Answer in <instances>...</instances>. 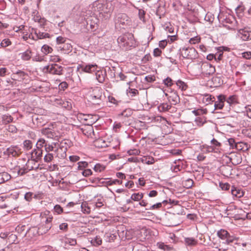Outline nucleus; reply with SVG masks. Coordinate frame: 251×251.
I'll return each mask as SVG.
<instances>
[{
	"label": "nucleus",
	"instance_id": "obj_13",
	"mask_svg": "<svg viewBox=\"0 0 251 251\" xmlns=\"http://www.w3.org/2000/svg\"><path fill=\"white\" fill-rule=\"evenodd\" d=\"M55 48L58 51H61L62 53L69 54L72 51L73 47L70 43H65L56 46Z\"/></svg>",
	"mask_w": 251,
	"mask_h": 251
},
{
	"label": "nucleus",
	"instance_id": "obj_12",
	"mask_svg": "<svg viewBox=\"0 0 251 251\" xmlns=\"http://www.w3.org/2000/svg\"><path fill=\"white\" fill-rule=\"evenodd\" d=\"M11 78L16 80L18 82H23L28 76V75L25 72L22 70H17L16 71H12Z\"/></svg>",
	"mask_w": 251,
	"mask_h": 251
},
{
	"label": "nucleus",
	"instance_id": "obj_14",
	"mask_svg": "<svg viewBox=\"0 0 251 251\" xmlns=\"http://www.w3.org/2000/svg\"><path fill=\"white\" fill-rule=\"evenodd\" d=\"M229 160L233 165H237L242 162V158L240 153L233 152L230 154Z\"/></svg>",
	"mask_w": 251,
	"mask_h": 251
},
{
	"label": "nucleus",
	"instance_id": "obj_58",
	"mask_svg": "<svg viewBox=\"0 0 251 251\" xmlns=\"http://www.w3.org/2000/svg\"><path fill=\"white\" fill-rule=\"evenodd\" d=\"M77 164L78 170H83L84 168H86L88 165V163L85 161L79 162Z\"/></svg>",
	"mask_w": 251,
	"mask_h": 251
},
{
	"label": "nucleus",
	"instance_id": "obj_40",
	"mask_svg": "<svg viewBox=\"0 0 251 251\" xmlns=\"http://www.w3.org/2000/svg\"><path fill=\"white\" fill-rule=\"evenodd\" d=\"M91 243L95 246H98L101 244L102 239L99 236H96L91 240Z\"/></svg>",
	"mask_w": 251,
	"mask_h": 251
},
{
	"label": "nucleus",
	"instance_id": "obj_16",
	"mask_svg": "<svg viewBox=\"0 0 251 251\" xmlns=\"http://www.w3.org/2000/svg\"><path fill=\"white\" fill-rule=\"evenodd\" d=\"M220 171L221 174L225 177H232L233 169L231 166L229 165H223L220 168Z\"/></svg>",
	"mask_w": 251,
	"mask_h": 251
},
{
	"label": "nucleus",
	"instance_id": "obj_49",
	"mask_svg": "<svg viewBox=\"0 0 251 251\" xmlns=\"http://www.w3.org/2000/svg\"><path fill=\"white\" fill-rule=\"evenodd\" d=\"M6 82L9 84V85H7V86H10L12 87H17L19 86L18 82L16 80L12 78L11 79H7Z\"/></svg>",
	"mask_w": 251,
	"mask_h": 251
},
{
	"label": "nucleus",
	"instance_id": "obj_19",
	"mask_svg": "<svg viewBox=\"0 0 251 251\" xmlns=\"http://www.w3.org/2000/svg\"><path fill=\"white\" fill-rule=\"evenodd\" d=\"M36 148L34 149L31 153V157L34 159H41L43 156V150L42 148H38L37 144H36Z\"/></svg>",
	"mask_w": 251,
	"mask_h": 251
},
{
	"label": "nucleus",
	"instance_id": "obj_3",
	"mask_svg": "<svg viewBox=\"0 0 251 251\" xmlns=\"http://www.w3.org/2000/svg\"><path fill=\"white\" fill-rule=\"evenodd\" d=\"M88 100L93 104L100 105L101 103V90L99 87H96L89 91Z\"/></svg>",
	"mask_w": 251,
	"mask_h": 251
},
{
	"label": "nucleus",
	"instance_id": "obj_1",
	"mask_svg": "<svg viewBox=\"0 0 251 251\" xmlns=\"http://www.w3.org/2000/svg\"><path fill=\"white\" fill-rule=\"evenodd\" d=\"M117 42L120 48L126 50L136 46L134 36L130 33H126L119 36L117 39Z\"/></svg>",
	"mask_w": 251,
	"mask_h": 251
},
{
	"label": "nucleus",
	"instance_id": "obj_27",
	"mask_svg": "<svg viewBox=\"0 0 251 251\" xmlns=\"http://www.w3.org/2000/svg\"><path fill=\"white\" fill-rule=\"evenodd\" d=\"M15 169L17 171L18 176H24L31 170V169H28L27 167L25 168V167L21 168L20 166H16Z\"/></svg>",
	"mask_w": 251,
	"mask_h": 251
},
{
	"label": "nucleus",
	"instance_id": "obj_29",
	"mask_svg": "<svg viewBox=\"0 0 251 251\" xmlns=\"http://www.w3.org/2000/svg\"><path fill=\"white\" fill-rule=\"evenodd\" d=\"M211 81L213 83V85L214 87L220 86L223 84V80L220 76H214L211 79Z\"/></svg>",
	"mask_w": 251,
	"mask_h": 251
},
{
	"label": "nucleus",
	"instance_id": "obj_63",
	"mask_svg": "<svg viewBox=\"0 0 251 251\" xmlns=\"http://www.w3.org/2000/svg\"><path fill=\"white\" fill-rule=\"evenodd\" d=\"M7 130L9 132L12 133H16L17 131V128L15 126L13 125H10L8 126Z\"/></svg>",
	"mask_w": 251,
	"mask_h": 251
},
{
	"label": "nucleus",
	"instance_id": "obj_36",
	"mask_svg": "<svg viewBox=\"0 0 251 251\" xmlns=\"http://www.w3.org/2000/svg\"><path fill=\"white\" fill-rule=\"evenodd\" d=\"M55 153H46L44 157V162L46 163H49L52 161L54 158Z\"/></svg>",
	"mask_w": 251,
	"mask_h": 251
},
{
	"label": "nucleus",
	"instance_id": "obj_2",
	"mask_svg": "<svg viewBox=\"0 0 251 251\" xmlns=\"http://www.w3.org/2000/svg\"><path fill=\"white\" fill-rule=\"evenodd\" d=\"M37 145L39 148H45L46 153H51L53 151L54 153L58 151V146L59 145L57 142H52L50 144L48 141L43 138H39L37 142Z\"/></svg>",
	"mask_w": 251,
	"mask_h": 251
},
{
	"label": "nucleus",
	"instance_id": "obj_5",
	"mask_svg": "<svg viewBox=\"0 0 251 251\" xmlns=\"http://www.w3.org/2000/svg\"><path fill=\"white\" fill-rule=\"evenodd\" d=\"M180 57L183 58L193 59L197 57L198 53L194 48H182L179 50Z\"/></svg>",
	"mask_w": 251,
	"mask_h": 251
},
{
	"label": "nucleus",
	"instance_id": "obj_43",
	"mask_svg": "<svg viewBox=\"0 0 251 251\" xmlns=\"http://www.w3.org/2000/svg\"><path fill=\"white\" fill-rule=\"evenodd\" d=\"M246 144L240 142H237L235 149L237 151H245L246 150Z\"/></svg>",
	"mask_w": 251,
	"mask_h": 251
},
{
	"label": "nucleus",
	"instance_id": "obj_34",
	"mask_svg": "<svg viewBox=\"0 0 251 251\" xmlns=\"http://www.w3.org/2000/svg\"><path fill=\"white\" fill-rule=\"evenodd\" d=\"M92 207V205L89 206L88 204L86 202H82L81 205V210L84 213H90L91 209Z\"/></svg>",
	"mask_w": 251,
	"mask_h": 251
},
{
	"label": "nucleus",
	"instance_id": "obj_23",
	"mask_svg": "<svg viewBox=\"0 0 251 251\" xmlns=\"http://www.w3.org/2000/svg\"><path fill=\"white\" fill-rule=\"evenodd\" d=\"M231 194L233 196L236 198H241L244 196V193L241 189L235 187L234 186H231L230 189Z\"/></svg>",
	"mask_w": 251,
	"mask_h": 251
},
{
	"label": "nucleus",
	"instance_id": "obj_57",
	"mask_svg": "<svg viewBox=\"0 0 251 251\" xmlns=\"http://www.w3.org/2000/svg\"><path fill=\"white\" fill-rule=\"evenodd\" d=\"M68 87V84L66 81L61 82L58 85L59 90L64 91Z\"/></svg>",
	"mask_w": 251,
	"mask_h": 251
},
{
	"label": "nucleus",
	"instance_id": "obj_6",
	"mask_svg": "<svg viewBox=\"0 0 251 251\" xmlns=\"http://www.w3.org/2000/svg\"><path fill=\"white\" fill-rule=\"evenodd\" d=\"M63 68H64L62 66L56 63H53L45 66L43 70L45 73H49L52 75H60L63 74Z\"/></svg>",
	"mask_w": 251,
	"mask_h": 251
},
{
	"label": "nucleus",
	"instance_id": "obj_28",
	"mask_svg": "<svg viewBox=\"0 0 251 251\" xmlns=\"http://www.w3.org/2000/svg\"><path fill=\"white\" fill-rule=\"evenodd\" d=\"M32 55V51L30 50H27L25 51L22 53L21 58L25 61L29 60Z\"/></svg>",
	"mask_w": 251,
	"mask_h": 251
},
{
	"label": "nucleus",
	"instance_id": "obj_59",
	"mask_svg": "<svg viewBox=\"0 0 251 251\" xmlns=\"http://www.w3.org/2000/svg\"><path fill=\"white\" fill-rule=\"evenodd\" d=\"M8 74V70L5 67H0V76L3 77Z\"/></svg>",
	"mask_w": 251,
	"mask_h": 251
},
{
	"label": "nucleus",
	"instance_id": "obj_62",
	"mask_svg": "<svg viewBox=\"0 0 251 251\" xmlns=\"http://www.w3.org/2000/svg\"><path fill=\"white\" fill-rule=\"evenodd\" d=\"M92 174H93V172H92V170L89 169H85L82 172V175L84 176H85V177L89 176L92 175Z\"/></svg>",
	"mask_w": 251,
	"mask_h": 251
},
{
	"label": "nucleus",
	"instance_id": "obj_15",
	"mask_svg": "<svg viewBox=\"0 0 251 251\" xmlns=\"http://www.w3.org/2000/svg\"><path fill=\"white\" fill-rule=\"evenodd\" d=\"M226 101V96L224 95H220L217 96V100H215L214 102V107L215 110H221L222 109L224 106V103Z\"/></svg>",
	"mask_w": 251,
	"mask_h": 251
},
{
	"label": "nucleus",
	"instance_id": "obj_9",
	"mask_svg": "<svg viewBox=\"0 0 251 251\" xmlns=\"http://www.w3.org/2000/svg\"><path fill=\"white\" fill-rule=\"evenodd\" d=\"M41 133L48 138L57 140L59 135L58 131L51 128H43L41 130Z\"/></svg>",
	"mask_w": 251,
	"mask_h": 251
},
{
	"label": "nucleus",
	"instance_id": "obj_22",
	"mask_svg": "<svg viewBox=\"0 0 251 251\" xmlns=\"http://www.w3.org/2000/svg\"><path fill=\"white\" fill-rule=\"evenodd\" d=\"M19 149L17 146L10 147L4 151V154L8 156H16L19 155Z\"/></svg>",
	"mask_w": 251,
	"mask_h": 251
},
{
	"label": "nucleus",
	"instance_id": "obj_10",
	"mask_svg": "<svg viewBox=\"0 0 251 251\" xmlns=\"http://www.w3.org/2000/svg\"><path fill=\"white\" fill-rule=\"evenodd\" d=\"M98 68V66L96 64H86L85 63H82L78 65L77 69V70H81L82 72L92 73L97 71Z\"/></svg>",
	"mask_w": 251,
	"mask_h": 251
},
{
	"label": "nucleus",
	"instance_id": "obj_7",
	"mask_svg": "<svg viewBox=\"0 0 251 251\" xmlns=\"http://www.w3.org/2000/svg\"><path fill=\"white\" fill-rule=\"evenodd\" d=\"M130 23L129 18L125 13H119L115 18V24L116 28L119 26L122 28H125V26L128 25Z\"/></svg>",
	"mask_w": 251,
	"mask_h": 251
},
{
	"label": "nucleus",
	"instance_id": "obj_30",
	"mask_svg": "<svg viewBox=\"0 0 251 251\" xmlns=\"http://www.w3.org/2000/svg\"><path fill=\"white\" fill-rule=\"evenodd\" d=\"M13 120V118L10 115H3L1 117V121L2 124L6 125L11 122H12Z\"/></svg>",
	"mask_w": 251,
	"mask_h": 251
},
{
	"label": "nucleus",
	"instance_id": "obj_31",
	"mask_svg": "<svg viewBox=\"0 0 251 251\" xmlns=\"http://www.w3.org/2000/svg\"><path fill=\"white\" fill-rule=\"evenodd\" d=\"M171 108V105L167 103H163L158 106V109L160 112H166Z\"/></svg>",
	"mask_w": 251,
	"mask_h": 251
},
{
	"label": "nucleus",
	"instance_id": "obj_26",
	"mask_svg": "<svg viewBox=\"0 0 251 251\" xmlns=\"http://www.w3.org/2000/svg\"><path fill=\"white\" fill-rule=\"evenodd\" d=\"M184 242L188 246H195L198 244V241L193 237L184 238Z\"/></svg>",
	"mask_w": 251,
	"mask_h": 251
},
{
	"label": "nucleus",
	"instance_id": "obj_11",
	"mask_svg": "<svg viewBox=\"0 0 251 251\" xmlns=\"http://www.w3.org/2000/svg\"><path fill=\"white\" fill-rule=\"evenodd\" d=\"M201 73L204 76H208L212 75L215 72L214 66L207 63H203L201 66Z\"/></svg>",
	"mask_w": 251,
	"mask_h": 251
},
{
	"label": "nucleus",
	"instance_id": "obj_53",
	"mask_svg": "<svg viewBox=\"0 0 251 251\" xmlns=\"http://www.w3.org/2000/svg\"><path fill=\"white\" fill-rule=\"evenodd\" d=\"M56 40L57 46H60L66 43V38L62 36H58L56 38Z\"/></svg>",
	"mask_w": 251,
	"mask_h": 251
},
{
	"label": "nucleus",
	"instance_id": "obj_47",
	"mask_svg": "<svg viewBox=\"0 0 251 251\" xmlns=\"http://www.w3.org/2000/svg\"><path fill=\"white\" fill-rule=\"evenodd\" d=\"M51 227V224L45 223L44 225H43L39 229L43 231V232L46 233L49 231Z\"/></svg>",
	"mask_w": 251,
	"mask_h": 251
},
{
	"label": "nucleus",
	"instance_id": "obj_50",
	"mask_svg": "<svg viewBox=\"0 0 251 251\" xmlns=\"http://www.w3.org/2000/svg\"><path fill=\"white\" fill-rule=\"evenodd\" d=\"M163 83L167 87H171L174 84V81L170 77H167L163 80Z\"/></svg>",
	"mask_w": 251,
	"mask_h": 251
},
{
	"label": "nucleus",
	"instance_id": "obj_48",
	"mask_svg": "<svg viewBox=\"0 0 251 251\" xmlns=\"http://www.w3.org/2000/svg\"><path fill=\"white\" fill-rule=\"evenodd\" d=\"M0 177L3 182L7 181L11 178V176L6 172L0 174Z\"/></svg>",
	"mask_w": 251,
	"mask_h": 251
},
{
	"label": "nucleus",
	"instance_id": "obj_52",
	"mask_svg": "<svg viewBox=\"0 0 251 251\" xmlns=\"http://www.w3.org/2000/svg\"><path fill=\"white\" fill-rule=\"evenodd\" d=\"M91 205H92L94 210L96 208H100L103 205V204L100 200H98L97 202L96 203H92Z\"/></svg>",
	"mask_w": 251,
	"mask_h": 251
},
{
	"label": "nucleus",
	"instance_id": "obj_20",
	"mask_svg": "<svg viewBox=\"0 0 251 251\" xmlns=\"http://www.w3.org/2000/svg\"><path fill=\"white\" fill-rule=\"evenodd\" d=\"M99 19L95 17H90L88 18L86 20L87 25H90V27L92 30H95L98 28V23Z\"/></svg>",
	"mask_w": 251,
	"mask_h": 251
},
{
	"label": "nucleus",
	"instance_id": "obj_38",
	"mask_svg": "<svg viewBox=\"0 0 251 251\" xmlns=\"http://www.w3.org/2000/svg\"><path fill=\"white\" fill-rule=\"evenodd\" d=\"M23 145L24 150L26 151H28L32 149L33 144L31 141L29 140H26L24 141Z\"/></svg>",
	"mask_w": 251,
	"mask_h": 251
},
{
	"label": "nucleus",
	"instance_id": "obj_17",
	"mask_svg": "<svg viewBox=\"0 0 251 251\" xmlns=\"http://www.w3.org/2000/svg\"><path fill=\"white\" fill-rule=\"evenodd\" d=\"M168 99L172 104L176 105L180 101L179 97L176 91H172L170 94H166Z\"/></svg>",
	"mask_w": 251,
	"mask_h": 251
},
{
	"label": "nucleus",
	"instance_id": "obj_32",
	"mask_svg": "<svg viewBox=\"0 0 251 251\" xmlns=\"http://www.w3.org/2000/svg\"><path fill=\"white\" fill-rule=\"evenodd\" d=\"M215 97L211 95H206L203 98V101L204 102L206 103V104H210L211 103L215 101Z\"/></svg>",
	"mask_w": 251,
	"mask_h": 251
},
{
	"label": "nucleus",
	"instance_id": "obj_24",
	"mask_svg": "<svg viewBox=\"0 0 251 251\" xmlns=\"http://www.w3.org/2000/svg\"><path fill=\"white\" fill-rule=\"evenodd\" d=\"M32 31L34 32L36 36L37 39H44L50 37V34L48 33H44L37 30L36 29L32 28Z\"/></svg>",
	"mask_w": 251,
	"mask_h": 251
},
{
	"label": "nucleus",
	"instance_id": "obj_35",
	"mask_svg": "<svg viewBox=\"0 0 251 251\" xmlns=\"http://www.w3.org/2000/svg\"><path fill=\"white\" fill-rule=\"evenodd\" d=\"M104 237L107 242H111L114 241L117 238V235L115 234L111 233H106Z\"/></svg>",
	"mask_w": 251,
	"mask_h": 251
},
{
	"label": "nucleus",
	"instance_id": "obj_64",
	"mask_svg": "<svg viewBox=\"0 0 251 251\" xmlns=\"http://www.w3.org/2000/svg\"><path fill=\"white\" fill-rule=\"evenodd\" d=\"M33 195V193L32 192H27L25 195V199L26 201H31L32 199V196Z\"/></svg>",
	"mask_w": 251,
	"mask_h": 251
},
{
	"label": "nucleus",
	"instance_id": "obj_51",
	"mask_svg": "<svg viewBox=\"0 0 251 251\" xmlns=\"http://www.w3.org/2000/svg\"><path fill=\"white\" fill-rule=\"evenodd\" d=\"M219 186L223 190H229L231 186L228 183H220Z\"/></svg>",
	"mask_w": 251,
	"mask_h": 251
},
{
	"label": "nucleus",
	"instance_id": "obj_56",
	"mask_svg": "<svg viewBox=\"0 0 251 251\" xmlns=\"http://www.w3.org/2000/svg\"><path fill=\"white\" fill-rule=\"evenodd\" d=\"M11 44V42L9 39H4L2 40L0 46L2 47H6Z\"/></svg>",
	"mask_w": 251,
	"mask_h": 251
},
{
	"label": "nucleus",
	"instance_id": "obj_39",
	"mask_svg": "<svg viewBox=\"0 0 251 251\" xmlns=\"http://www.w3.org/2000/svg\"><path fill=\"white\" fill-rule=\"evenodd\" d=\"M226 101L230 105L232 104H235L237 103V99L236 95H232L229 96L227 99H226Z\"/></svg>",
	"mask_w": 251,
	"mask_h": 251
},
{
	"label": "nucleus",
	"instance_id": "obj_44",
	"mask_svg": "<svg viewBox=\"0 0 251 251\" xmlns=\"http://www.w3.org/2000/svg\"><path fill=\"white\" fill-rule=\"evenodd\" d=\"M41 50L43 53L47 54L49 53H51L53 49L49 46L47 45H44L42 46Z\"/></svg>",
	"mask_w": 251,
	"mask_h": 251
},
{
	"label": "nucleus",
	"instance_id": "obj_45",
	"mask_svg": "<svg viewBox=\"0 0 251 251\" xmlns=\"http://www.w3.org/2000/svg\"><path fill=\"white\" fill-rule=\"evenodd\" d=\"M132 114L133 111L130 108H126L121 113V115L125 117H129L131 116Z\"/></svg>",
	"mask_w": 251,
	"mask_h": 251
},
{
	"label": "nucleus",
	"instance_id": "obj_42",
	"mask_svg": "<svg viewBox=\"0 0 251 251\" xmlns=\"http://www.w3.org/2000/svg\"><path fill=\"white\" fill-rule=\"evenodd\" d=\"M143 198V193H134L131 196V199L134 201H139Z\"/></svg>",
	"mask_w": 251,
	"mask_h": 251
},
{
	"label": "nucleus",
	"instance_id": "obj_25",
	"mask_svg": "<svg viewBox=\"0 0 251 251\" xmlns=\"http://www.w3.org/2000/svg\"><path fill=\"white\" fill-rule=\"evenodd\" d=\"M127 96L132 100H134V97L139 95V93L138 90L129 87L126 90Z\"/></svg>",
	"mask_w": 251,
	"mask_h": 251
},
{
	"label": "nucleus",
	"instance_id": "obj_55",
	"mask_svg": "<svg viewBox=\"0 0 251 251\" xmlns=\"http://www.w3.org/2000/svg\"><path fill=\"white\" fill-rule=\"evenodd\" d=\"M196 123L199 126H202L205 122V118L201 117H197L195 119Z\"/></svg>",
	"mask_w": 251,
	"mask_h": 251
},
{
	"label": "nucleus",
	"instance_id": "obj_60",
	"mask_svg": "<svg viewBox=\"0 0 251 251\" xmlns=\"http://www.w3.org/2000/svg\"><path fill=\"white\" fill-rule=\"evenodd\" d=\"M227 141L230 148L235 149L237 142H235L233 138H229Z\"/></svg>",
	"mask_w": 251,
	"mask_h": 251
},
{
	"label": "nucleus",
	"instance_id": "obj_33",
	"mask_svg": "<svg viewBox=\"0 0 251 251\" xmlns=\"http://www.w3.org/2000/svg\"><path fill=\"white\" fill-rule=\"evenodd\" d=\"M246 213L245 211L243 210L242 209H240L238 211V213L235 214L234 216V218L236 220H245L246 219Z\"/></svg>",
	"mask_w": 251,
	"mask_h": 251
},
{
	"label": "nucleus",
	"instance_id": "obj_21",
	"mask_svg": "<svg viewBox=\"0 0 251 251\" xmlns=\"http://www.w3.org/2000/svg\"><path fill=\"white\" fill-rule=\"evenodd\" d=\"M96 78L100 83H103L106 76V72L105 70H99L96 71Z\"/></svg>",
	"mask_w": 251,
	"mask_h": 251
},
{
	"label": "nucleus",
	"instance_id": "obj_8",
	"mask_svg": "<svg viewBox=\"0 0 251 251\" xmlns=\"http://www.w3.org/2000/svg\"><path fill=\"white\" fill-rule=\"evenodd\" d=\"M217 236L222 240L225 241L224 243L229 244L234 240V237L231 236L230 234L225 229H221L217 232Z\"/></svg>",
	"mask_w": 251,
	"mask_h": 251
},
{
	"label": "nucleus",
	"instance_id": "obj_46",
	"mask_svg": "<svg viewBox=\"0 0 251 251\" xmlns=\"http://www.w3.org/2000/svg\"><path fill=\"white\" fill-rule=\"evenodd\" d=\"M105 169V166L100 163L96 164L93 168L94 170L96 172H101Z\"/></svg>",
	"mask_w": 251,
	"mask_h": 251
},
{
	"label": "nucleus",
	"instance_id": "obj_41",
	"mask_svg": "<svg viewBox=\"0 0 251 251\" xmlns=\"http://www.w3.org/2000/svg\"><path fill=\"white\" fill-rule=\"evenodd\" d=\"M176 86L182 91L185 90L187 88V85L186 84L180 80H178L176 81Z\"/></svg>",
	"mask_w": 251,
	"mask_h": 251
},
{
	"label": "nucleus",
	"instance_id": "obj_4",
	"mask_svg": "<svg viewBox=\"0 0 251 251\" xmlns=\"http://www.w3.org/2000/svg\"><path fill=\"white\" fill-rule=\"evenodd\" d=\"M96 8L101 13L110 14L114 9L113 2L110 1L100 0L96 3Z\"/></svg>",
	"mask_w": 251,
	"mask_h": 251
},
{
	"label": "nucleus",
	"instance_id": "obj_37",
	"mask_svg": "<svg viewBox=\"0 0 251 251\" xmlns=\"http://www.w3.org/2000/svg\"><path fill=\"white\" fill-rule=\"evenodd\" d=\"M193 183V180L190 178H188L182 182L183 186L187 189L191 188L192 187Z\"/></svg>",
	"mask_w": 251,
	"mask_h": 251
},
{
	"label": "nucleus",
	"instance_id": "obj_61",
	"mask_svg": "<svg viewBox=\"0 0 251 251\" xmlns=\"http://www.w3.org/2000/svg\"><path fill=\"white\" fill-rule=\"evenodd\" d=\"M54 211L58 214H60L63 212V208L59 204H56L54 206Z\"/></svg>",
	"mask_w": 251,
	"mask_h": 251
},
{
	"label": "nucleus",
	"instance_id": "obj_54",
	"mask_svg": "<svg viewBox=\"0 0 251 251\" xmlns=\"http://www.w3.org/2000/svg\"><path fill=\"white\" fill-rule=\"evenodd\" d=\"M25 225H19L16 228V230L19 233H23L26 230Z\"/></svg>",
	"mask_w": 251,
	"mask_h": 251
},
{
	"label": "nucleus",
	"instance_id": "obj_18",
	"mask_svg": "<svg viewBox=\"0 0 251 251\" xmlns=\"http://www.w3.org/2000/svg\"><path fill=\"white\" fill-rule=\"evenodd\" d=\"M239 36L244 41L251 40V31L246 28L240 29L238 30Z\"/></svg>",
	"mask_w": 251,
	"mask_h": 251
}]
</instances>
